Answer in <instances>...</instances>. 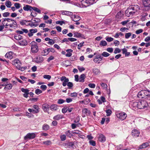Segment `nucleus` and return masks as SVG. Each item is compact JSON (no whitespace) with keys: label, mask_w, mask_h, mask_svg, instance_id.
I'll return each instance as SVG.
<instances>
[{"label":"nucleus","mask_w":150,"mask_h":150,"mask_svg":"<svg viewBox=\"0 0 150 150\" xmlns=\"http://www.w3.org/2000/svg\"><path fill=\"white\" fill-rule=\"evenodd\" d=\"M139 9V7L137 5L130 6L128 7L125 11L126 16L128 17H132Z\"/></svg>","instance_id":"obj_1"},{"label":"nucleus","mask_w":150,"mask_h":150,"mask_svg":"<svg viewBox=\"0 0 150 150\" xmlns=\"http://www.w3.org/2000/svg\"><path fill=\"white\" fill-rule=\"evenodd\" d=\"M31 46V50L32 53H36L39 50L37 43L35 41H32L30 43Z\"/></svg>","instance_id":"obj_2"},{"label":"nucleus","mask_w":150,"mask_h":150,"mask_svg":"<svg viewBox=\"0 0 150 150\" xmlns=\"http://www.w3.org/2000/svg\"><path fill=\"white\" fill-rule=\"evenodd\" d=\"M97 0H83L82 3L86 7L91 5L96 2Z\"/></svg>","instance_id":"obj_3"},{"label":"nucleus","mask_w":150,"mask_h":150,"mask_svg":"<svg viewBox=\"0 0 150 150\" xmlns=\"http://www.w3.org/2000/svg\"><path fill=\"white\" fill-rule=\"evenodd\" d=\"M142 4L145 8L146 11L150 9V0H142Z\"/></svg>","instance_id":"obj_4"},{"label":"nucleus","mask_w":150,"mask_h":150,"mask_svg":"<svg viewBox=\"0 0 150 150\" xmlns=\"http://www.w3.org/2000/svg\"><path fill=\"white\" fill-rule=\"evenodd\" d=\"M150 95V91L147 89L141 90V98H146Z\"/></svg>","instance_id":"obj_5"},{"label":"nucleus","mask_w":150,"mask_h":150,"mask_svg":"<svg viewBox=\"0 0 150 150\" xmlns=\"http://www.w3.org/2000/svg\"><path fill=\"white\" fill-rule=\"evenodd\" d=\"M36 135L34 133H29L25 136L24 139L25 140L27 139H33L35 137Z\"/></svg>","instance_id":"obj_6"},{"label":"nucleus","mask_w":150,"mask_h":150,"mask_svg":"<svg viewBox=\"0 0 150 150\" xmlns=\"http://www.w3.org/2000/svg\"><path fill=\"white\" fill-rule=\"evenodd\" d=\"M116 115L117 118L123 120L125 119L127 116V114L124 112L119 113L117 114Z\"/></svg>","instance_id":"obj_7"},{"label":"nucleus","mask_w":150,"mask_h":150,"mask_svg":"<svg viewBox=\"0 0 150 150\" xmlns=\"http://www.w3.org/2000/svg\"><path fill=\"white\" fill-rule=\"evenodd\" d=\"M12 64L14 65L18 69L20 68L21 64L20 60L18 59H16L12 62Z\"/></svg>","instance_id":"obj_8"},{"label":"nucleus","mask_w":150,"mask_h":150,"mask_svg":"<svg viewBox=\"0 0 150 150\" xmlns=\"http://www.w3.org/2000/svg\"><path fill=\"white\" fill-rule=\"evenodd\" d=\"M60 80L63 82L62 85L65 87L67 85V83L69 82V79L65 76H62L60 78Z\"/></svg>","instance_id":"obj_9"},{"label":"nucleus","mask_w":150,"mask_h":150,"mask_svg":"<svg viewBox=\"0 0 150 150\" xmlns=\"http://www.w3.org/2000/svg\"><path fill=\"white\" fill-rule=\"evenodd\" d=\"M11 22H12L11 23L8 24V23H6L5 25V26H9L10 28H15L17 26V23L16 22L13 20V21H11Z\"/></svg>","instance_id":"obj_10"},{"label":"nucleus","mask_w":150,"mask_h":150,"mask_svg":"<svg viewBox=\"0 0 150 150\" xmlns=\"http://www.w3.org/2000/svg\"><path fill=\"white\" fill-rule=\"evenodd\" d=\"M91 113L90 110L86 108H84L82 110V117H85L86 115L88 116L90 115Z\"/></svg>","instance_id":"obj_11"},{"label":"nucleus","mask_w":150,"mask_h":150,"mask_svg":"<svg viewBox=\"0 0 150 150\" xmlns=\"http://www.w3.org/2000/svg\"><path fill=\"white\" fill-rule=\"evenodd\" d=\"M95 57V58L93 59L94 62L96 63H98V64L100 63L99 61H101L103 58L100 54L96 55Z\"/></svg>","instance_id":"obj_12"},{"label":"nucleus","mask_w":150,"mask_h":150,"mask_svg":"<svg viewBox=\"0 0 150 150\" xmlns=\"http://www.w3.org/2000/svg\"><path fill=\"white\" fill-rule=\"evenodd\" d=\"M74 37L77 38H85V36L83 34L77 32H76L74 33Z\"/></svg>","instance_id":"obj_13"},{"label":"nucleus","mask_w":150,"mask_h":150,"mask_svg":"<svg viewBox=\"0 0 150 150\" xmlns=\"http://www.w3.org/2000/svg\"><path fill=\"white\" fill-rule=\"evenodd\" d=\"M49 105L47 104H44L42 105V108L45 112H47L49 111Z\"/></svg>","instance_id":"obj_14"},{"label":"nucleus","mask_w":150,"mask_h":150,"mask_svg":"<svg viewBox=\"0 0 150 150\" xmlns=\"http://www.w3.org/2000/svg\"><path fill=\"white\" fill-rule=\"evenodd\" d=\"M37 32L36 29H30L29 30V32L28 33V35L29 37H31L33 35V34L36 33Z\"/></svg>","instance_id":"obj_15"},{"label":"nucleus","mask_w":150,"mask_h":150,"mask_svg":"<svg viewBox=\"0 0 150 150\" xmlns=\"http://www.w3.org/2000/svg\"><path fill=\"white\" fill-rule=\"evenodd\" d=\"M35 60L37 63H41L43 61V57H37L35 58Z\"/></svg>","instance_id":"obj_16"},{"label":"nucleus","mask_w":150,"mask_h":150,"mask_svg":"<svg viewBox=\"0 0 150 150\" xmlns=\"http://www.w3.org/2000/svg\"><path fill=\"white\" fill-rule=\"evenodd\" d=\"M20 45L22 46H25L27 45L28 42L25 39H22L18 42Z\"/></svg>","instance_id":"obj_17"},{"label":"nucleus","mask_w":150,"mask_h":150,"mask_svg":"<svg viewBox=\"0 0 150 150\" xmlns=\"http://www.w3.org/2000/svg\"><path fill=\"white\" fill-rule=\"evenodd\" d=\"M139 134V132L137 129H133L132 132V135L135 137H138Z\"/></svg>","instance_id":"obj_18"},{"label":"nucleus","mask_w":150,"mask_h":150,"mask_svg":"<svg viewBox=\"0 0 150 150\" xmlns=\"http://www.w3.org/2000/svg\"><path fill=\"white\" fill-rule=\"evenodd\" d=\"M61 13L63 15L68 16H71L73 15V13L72 12L66 11H61Z\"/></svg>","instance_id":"obj_19"},{"label":"nucleus","mask_w":150,"mask_h":150,"mask_svg":"<svg viewBox=\"0 0 150 150\" xmlns=\"http://www.w3.org/2000/svg\"><path fill=\"white\" fill-rule=\"evenodd\" d=\"M141 105H143V109H145L146 108V109H147L148 105L147 102L146 101L141 100Z\"/></svg>","instance_id":"obj_20"},{"label":"nucleus","mask_w":150,"mask_h":150,"mask_svg":"<svg viewBox=\"0 0 150 150\" xmlns=\"http://www.w3.org/2000/svg\"><path fill=\"white\" fill-rule=\"evenodd\" d=\"M98 140L99 141L102 142H103L106 140V138L102 134L100 135L99 137Z\"/></svg>","instance_id":"obj_21"},{"label":"nucleus","mask_w":150,"mask_h":150,"mask_svg":"<svg viewBox=\"0 0 150 150\" xmlns=\"http://www.w3.org/2000/svg\"><path fill=\"white\" fill-rule=\"evenodd\" d=\"M13 52H7L6 53V54L5 55V57L6 58H7L8 59H12L13 57V56L12 55Z\"/></svg>","instance_id":"obj_22"},{"label":"nucleus","mask_w":150,"mask_h":150,"mask_svg":"<svg viewBox=\"0 0 150 150\" xmlns=\"http://www.w3.org/2000/svg\"><path fill=\"white\" fill-rule=\"evenodd\" d=\"M33 7L31 6L26 5L25 6H24L23 7V9L25 11H31L33 10Z\"/></svg>","instance_id":"obj_23"},{"label":"nucleus","mask_w":150,"mask_h":150,"mask_svg":"<svg viewBox=\"0 0 150 150\" xmlns=\"http://www.w3.org/2000/svg\"><path fill=\"white\" fill-rule=\"evenodd\" d=\"M64 117V116L62 115L59 114L53 117V119L56 120H59L60 119L63 118Z\"/></svg>","instance_id":"obj_24"},{"label":"nucleus","mask_w":150,"mask_h":150,"mask_svg":"<svg viewBox=\"0 0 150 150\" xmlns=\"http://www.w3.org/2000/svg\"><path fill=\"white\" fill-rule=\"evenodd\" d=\"M73 16L71 17L73 21L75 22L78 21L81 19V17L77 15H74Z\"/></svg>","instance_id":"obj_25"},{"label":"nucleus","mask_w":150,"mask_h":150,"mask_svg":"<svg viewBox=\"0 0 150 150\" xmlns=\"http://www.w3.org/2000/svg\"><path fill=\"white\" fill-rule=\"evenodd\" d=\"M86 75L84 74H81L79 79V82H83L84 81V79L86 78Z\"/></svg>","instance_id":"obj_26"},{"label":"nucleus","mask_w":150,"mask_h":150,"mask_svg":"<svg viewBox=\"0 0 150 150\" xmlns=\"http://www.w3.org/2000/svg\"><path fill=\"white\" fill-rule=\"evenodd\" d=\"M142 84L145 86L147 85L150 88V79L144 81L142 83Z\"/></svg>","instance_id":"obj_27"},{"label":"nucleus","mask_w":150,"mask_h":150,"mask_svg":"<svg viewBox=\"0 0 150 150\" xmlns=\"http://www.w3.org/2000/svg\"><path fill=\"white\" fill-rule=\"evenodd\" d=\"M50 110L52 111H56L58 109L57 105L56 104H53L50 107Z\"/></svg>","instance_id":"obj_28"},{"label":"nucleus","mask_w":150,"mask_h":150,"mask_svg":"<svg viewBox=\"0 0 150 150\" xmlns=\"http://www.w3.org/2000/svg\"><path fill=\"white\" fill-rule=\"evenodd\" d=\"M92 71L93 73L96 75H98L101 73L100 70L96 68H94Z\"/></svg>","instance_id":"obj_29"},{"label":"nucleus","mask_w":150,"mask_h":150,"mask_svg":"<svg viewBox=\"0 0 150 150\" xmlns=\"http://www.w3.org/2000/svg\"><path fill=\"white\" fill-rule=\"evenodd\" d=\"M123 15V11H120L116 15V17L118 18H120L122 17Z\"/></svg>","instance_id":"obj_30"},{"label":"nucleus","mask_w":150,"mask_h":150,"mask_svg":"<svg viewBox=\"0 0 150 150\" xmlns=\"http://www.w3.org/2000/svg\"><path fill=\"white\" fill-rule=\"evenodd\" d=\"M12 86H13L11 83L6 84L4 89L5 90H10L12 89Z\"/></svg>","instance_id":"obj_31"},{"label":"nucleus","mask_w":150,"mask_h":150,"mask_svg":"<svg viewBox=\"0 0 150 150\" xmlns=\"http://www.w3.org/2000/svg\"><path fill=\"white\" fill-rule=\"evenodd\" d=\"M67 53L66 54V56L67 57H70L72 55L71 52H73V50L71 49H68L67 50Z\"/></svg>","instance_id":"obj_32"},{"label":"nucleus","mask_w":150,"mask_h":150,"mask_svg":"<svg viewBox=\"0 0 150 150\" xmlns=\"http://www.w3.org/2000/svg\"><path fill=\"white\" fill-rule=\"evenodd\" d=\"M23 38L22 36L18 34H16L14 36V38L17 40H19V41L23 39Z\"/></svg>","instance_id":"obj_33"},{"label":"nucleus","mask_w":150,"mask_h":150,"mask_svg":"<svg viewBox=\"0 0 150 150\" xmlns=\"http://www.w3.org/2000/svg\"><path fill=\"white\" fill-rule=\"evenodd\" d=\"M133 104L135 107L136 106V107L138 108L139 109H141V106L140 105L141 104V101H139L138 102H135L133 103Z\"/></svg>","instance_id":"obj_34"},{"label":"nucleus","mask_w":150,"mask_h":150,"mask_svg":"<svg viewBox=\"0 0 150 150\" xmlns=\"http://www.w3.org/2000/svg\"><path fill=\"white\" fill-rule=\"evenodd\" d=\"M50 128L49 126L46 124H44L42 127V129L43 130L46 131Z\"/></svg>","instance_id":"obj_35"},{"label":"nucleus","mask_w":150,"mask_h":150,"mask_svg":"<svg viewBox=\"0 0 150 150\" xmlns=\"http://www.w3.org/2000/svg\"><path fill=\"white\" fill-rule=\"evenodd\" d=\"M49 53L47 49L44 50L41 52V54L43 56H46Z\"/></svg>","instance_id":"obj_36"},{"label":"nucleus","mask_w":150,"mask_h":150,"mask_svg":"<svg viewBox=\"0 0 150 150\" xmlns=\"http://www.w3.org/2000/svg\"><path fill=\"white\" fill-rule=\"evenodd\" d=\"M107 45V43L105 40H101L99 44V45L101 46H105Z\"/></svg>","instance_id":"obj_37"},{"label":"nucleus","mask_w":150,"mask_h":150,"mask_svg":"<svg viewBox=\"0 0 150 150\" xmlns=\"http://www.w3.org/2000/svg\"><path fill=\"white\" fill-rule=\"evenodd\" d=\"M149 146V144L147 142H146L143 143L141 144V149L146 148Z\"/></svg>","instance_id":"obj_38"},{"label":"nucleus","mask_w":150,"mask_h":150,"mask_svg":"<svg viewBox=\"0 0 150 150\" xmlns=\"http://www.w3.org/2000/svg\"><path fill=\"white\" fill-rule=\"evenodd\" d=\"M43 144L47 146H49L51 145L52 144V143L50 141L48 140L43 142Z\"/></svg>","instance_id":"obj_39"},{"label":"nucleus","mask_w":150,"mask_h":150,"mask_svg":"<svg viewBox=\"0 0 150 150\" xmlns=\"http://www.w3.org/2000/svg\"><path fill=\"white\" fill-rule=\"evenodd\" d=\"M33 10H34L35 11L39 13H41V10L38 8L35 7H33Z\"/></svg>","instance_id":"obj_40"},{"label":"nucleus","mask_w":150,"mask_h":150,"mask_svg":"<svg viewBox=\"0 0 150 150\" xmlns=\"http://www.w3.org/2000/svg\"><path fill=\"white\" fill-rule=\"evenodd\" d=\"M5 5L7 7L10 8L11 6V2L9 1H7L6 2Z\"/></svg>","instance_id":"obj_41"},{"label":"nucleus","mask_w":150,"mask_h":150,"mask_svg":"<svg viewBox=\"0 0 150 150\" xmlns=\"http://www.w3.org/2000/svg\"><path fill=\"white\" fill-rule=\"evenodd\" d=\"M33 107L35 109V112L38 113L39 112V107L38 105H33Z\"/></svg>","instance_id":"obj_42"},{"label":"nucleus","mask_w":150,"mask_h":150,"mask_svg":"<svg viewBox=\"0 0 150 150\" xmlns=\"http://www.w3.org/2000/svg\"><path fill=\"white\" fill-rule=\"evenodd\" d=\"M31 21H26L25 20H23L20 21V23L21 25H23L25 24L27 22H30Z\"/></svg>","instance_id":"obj_43"},{"label":"nucleus","mask_w":150,"mask_h":150,"mask_svg":"<svg viewBox=\"0 0 150 150\" xmlns=\"http://www.w3.org/2000/svg\"><path fill=\"white\" fill-rule=\"evenodd\" d=\"M67 110L68 106L64 107L62 109V112L63 113H65L67 112Z\"/></svg>","instance_id":"obj_44"},{"label":"nucleus","mask_w":150,"mask_h":150,"mask_svg":"<svg viewBox=\"0 0 150 150\" xmlns=\"http://www.w3.org/2000/svg\"><path fill=\"white\" fill-rule=\"evenodd\" d=\"M65 134L67 137H71L72 136V135L71 134L70 131L69 130H68L66 131L65 132Z\"/></svg>","instance_id":"obj_45"},{"label":"nucleus","mask_w":150,"mask_h":150,"mask_svg":"<svg viewBox=\"0 0 150 150\" xmlns=\"http://www.w3.org/2000/svg\"><path fill=\"white\" fill-rule=\"evenodd\" d=\"M67 85L68 87V88L69 89H71L73 86V84L71 82H68L67 83Z\"/></svg>","instance_id":"obj_46"},{"label":"nucleus","mask_w":150,"mask_h":150,"mask_svg":"<svg viewBox=\"0 0 150 150\" xmlns=\"http://www.w3.org/2000/svg\"><path fill=\"white\" fill-rule=\"evenodd\" d=\"M89 143L91 145L93 146H95L96 145V143L95 141L93 140H90L89 141Z\"/></svg>","instance_id":"obj_47"},{"label":"nucleus","mask_w":150,"mask_h":150,"mask_svg":"<svg viewBox=\"0 0 150 150\" xmlns=\"http://www.w3.org/2000/svg\"><path fill=\"white\" fill-rule=\"evenodd\" d=\"M121 50L119 49L118 48H116L115 49V50L114 52V53L115 54H117V53H119L121 52Z\"/></svg>","instance_id":"obj_48"},{"label":"nucleus","mask_w":150,"mask_h":150,"mask_svg":"<svg viewBox=\"0 0 150 150\" xmlns=\"http://www.w3.org/2000/svg\"><path fill=\"white\" fill-rule=\"evenodd\" d=\"M105 112L107 113V116H109L112 113L111 110L110 109H108L105 110Z\"/></svg>","instance_id":"obj_49"},{"label":"nucleus","mask_w":150,"mask_h":150,"mask_svg":"<svg viewBox=\"0 0 150 150\" xmlns=\"http://www.w3.org/2000/svg\"><path fill=\"white\" fill-rule=\"evenodd\" d=\"M14 5L16 9H19L20 8L21 6L20 4L18 3H15L14 4Z\"/></svg>","instance_id":"obj_50"},{"label":"nucleus","mask_w":150,"mask_h":150,"mask_svg":"<svg viewBox=\"0 0 150 150\" xmlns=\"http://www.w3.org/2000/svg\"><path fill=\"white\" fill-rule=\"evenodd\" d=\"M21 90L22 92L24 93H29V90L27 89H24L23 88H22Z\"/></svg>","instance_id":"obj_51"},{"label":"nucleus","mask_w":150,"mask_h":150,"mask_svg":"<svg viewBox=\"0 0 150 150\" xmlns=\"http://www.w3.org/2000/svg\"><path fill=\"white\" fill-rule=\"evenodd\" d=\"M106 40L108 42H110L112 41L113 40V38L111 37H106Z\"/></svg>","instance_id":"obj_52"},{"label":"nucleus","mask_w":150,"mask_h":150,"mask_svg":"<svg viewBox=\"0 0 150 150\" xmlns=\"http://www.w3.org/2000/svg\"><path fill=\"white\" fill-rule=\"evenodd\" d=\"M60 138L62 141H64L66 139V136L64 134L61 135L60 136Z\"/></svg>","instance_id":"obj_53"},{"label":"nucleus","mask_w":150,"mask_h":150,"mask_svg":"<svg viewBox=\"0 0 150 150\" xmlns=\"http://www.w3.org/2000/svg\"><path fill=\"white\" fill-rule=\"evenodd\" d=\"M42 93L41 90L39 89H37L35 90V93L36 94L38 95Z\"/></svg>","instance_id":"obj_54"},{"label":"nucleus","mask_w":150,"mask_h":150,"mask_svg":"<svg viewBox=\"0 0 150 150\" xmlns=\"http://www.w3.org/2000/svg\"><path fill=\"white\" fill-rule=\"evenodd\" d=\"M65 100L62 99H59L57 101V103L59 104H62L65 102Z\"/></svg>","instance_id":"obj_55"},{"label":"nucleus","mask_w":150,"mask_h":150,"mask_svg":"<svg viewBox=\"0 0 150 150\" xmlns=\"http://www.w3.org/2000/svg\"><path fill=\"white\" fill-rule=\"evenodd\" d=\"M78 94L76 92H74L71 93L70 94V96L71 97H76L77 96Z\"/></svg>","instance_id":"obj_56"},{"label":"nucleus","mask_w":150,"mask_h":150,"mask_svg":"<svg viewBox=\"0 0 150 150\" xmlns=\"http://www.w3.org/2000/svg\"><path fill=\"white\" fill-rule=\"evenodd\" d=\"M100 85L103 88V89H105L107 88L108 86L106 84L104 83H102Z\"/></svg>","instance_id":"obj_57"},{"label":"nucleus","mask_w":150,"mask_h":150,"mask_svg":"<svg viewBox=\"0 0 150 150\" xmlns=\"http://www.w3.org/2000/svg\"><path fill=\"white\" fill-rule=\"evenodd\" d=\"M102 55L103 56L106 57L109 56L110 54L106 52H103Z\"/></svg>","instance_id":"obj_58"},{"label":"nucleus","mask_w":150,"mask_h":150,"mask_svg":"<svg viewBox=\"0 0 150 150\" xmlns=\"http://www.w3.org/2000/svg\"><path fill=\"white\" fill-rule=\"evenodd\" d=\"M132 33H126L125 34V38L126 39L128 38L131 36Z\"/></svg>","instance_id":"obj_59"},{"label":"nucleus","mask_w":150,"mask_h":150,"mask_svg":"<svg viewBox=\"0 0 150 150\" xmlns=\"http://www.w3.org/2000/svg\"><path fill=\"white\" fill-rule=\"evenodd\" d=\"M43 77L45 79H47L49 80L51 79V76L48 75H45L43 76Z\"/></svg>","instance_id":"obj_60"},{"label":"nucleus","mask_w":150,"mask_h":150,"mask_svg":"<svg viewBox=\"0 0 150 150\" xmlns=\"http://www.w3.org/2000/svg\"><path fill=\"white\" fill-rule=\"evenodd\" d=\"M32 20H33L35 23H39L40 21V19L36 18H34L33 19L32 18Z\"/></svg>","instance_id":"obj_61"},{"label":"nucleus","mask_w":150,"mask_h":150,"mask_svg":"<svg viewBox=\"0 0 150 150\" xmlns=\"http://www.w3.org/2000/svg\"><path fill=\"white\" fill-rule=\"evenodd\" d=\"M10 13L8 12H6L3 14V16L4 17H7L9 16L10 15Z\"/></svg>","instance_id":"obj_62"},{"label":"nucleus","mask_w":150,"mask_h":150,"mask_svg":"<svg viewBox=\"0 0 150 150\" xmlns=\"http://www.w3.org/2000/svg\"><path fill=\"white\" fill-rule=\"evenodd\" d=\"M54 41L53 40L50 39V40H49V41L48 42V44H50L51 45H52L54 44Z\"/></svg>","instance_id":"obj_63"},{"label":"nucleus","mask_w":150,"mask_h":150,"mask_svg":"<svg viewBox=\"0 0 150 150\" xmlns=\"http://www.w3.org/2000/svg\"><path fill=\"white\" fill-rule=\"evenodd\" d=\"M47 49L48 50L49 53L50 52L54 53L55 52V50L53 48H47Z\"/></svg>","instance_id":"obj_64"}]
</instances>
